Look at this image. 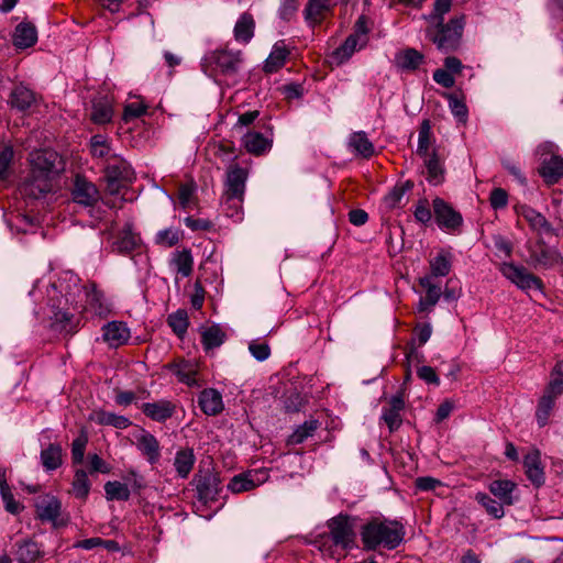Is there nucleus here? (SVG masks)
<instances>
[{"instance_id": "obj_1", "label": "nucleus", "mask_w": 563, "mask_h": 563, "mask_svg": "<svg viewBox=\"0 0 563 563\" xmlns=\"http://www.w3.org/2000/svg\"><path fill=\"white\" fill-rule=\"evenodd\" d=\"M360 534L366 551L394 550L404 541L405 528L396 520L373 519L362 527Z\"/></svg>"}, {"instance_id": "obj_2", "label": "nucleus", "mask_w": 563, "mask_h": 563, "mask_svg": "<svg viewBox=\"0 0 563 563\" xmlns=\"http://www.w3.org/2000/svg\"><path fill=\"white\" fill-rule=\"evenodd\" d=\"M242 52L219 48L209 52L202 59V67L209 74L234 75L242 64Z\"/></svg>"}, {"instance_id": "obj_3", "label": "nucleus", "mask_w": 563, "mask_h": 563, "mask_svg": "<svg viewBox=\"0 0 563 563\" xmlns=\"http://www.w3.org/2000/svg\"><path fill=\"white\" fill-rule=\"evenodd\" d=\"M78 300H71L73 310L77 312H89L93 316H106L109 307L103 294L97 289L96 284L90 283L77 290Z\"/></svg>"}, {"instance_id": "obj_4", "label": "nucleus", "mask_w": 563, "mask_h": 563, "mask_svg": "<svg viewBox=\"0 0 563 563\" xmlns=\"http://www.w3.org/2000/svg\"><path fill=\"white\" fill-rule=\"evenodd\" d=\"M555 145L544 142L537 148V153L543 157L539 173L548 185L556 184L563 177V158L554 154Z\"/></svg>"}, {"instance_id": "obj_5", "label": "nucleus", "mask_w": 563, "mask_h": 563, "mask_svg": "<svg viewBox=\"0 0 563 563\" xmlns=\"http://www.w3.org/2000/svg\"><path fill=\"white\" fill-rule=\"evenodd\" d=\"M134 176L131 166L123 159L112 156L106 166L107 191L117 195Z\"/></svg>"}, {"instance_id": "obj_6", "label": "nucleus", "mask_w": 563, "mask_h": 563, "mask_svg": "<svg viewBox=\"0 0 563 563\" xmlns=\"http://www.w3.org/2000/svg\"><path fill=\"white\" fill-rule=\"evenodd\" d=\"M498 268L505 278L515 284L521 290H542L543 288L542 280L538 276L529 273L523 266L517 265L512 262H503L499 264Z\"/></svg>"}, {"instance_id": "obj_7", "label": "nucleus", "mask_w": 563, "mask_h": 563, "mask_svg": "<svg viewBox=\"0 0 563 563\" xmlns=\"http://www.w3.org/2000/svg\"><path fill=\"white\" fill-rule=\"evenodd\" d=\"M328 527L333 543L344 550L352 549L355 543L353 520L349 516L340 515L329 520Z\"/></svg>"}, {"instance_id": "obj_8", "label": "nucleus", "mask_w": 563, "mask_h": 563, "mask_svg": "<svg viewBox=\"0 0 563 563\" xmlns=\"http://www.w3.org/2000/svg\"><path fill=\"white\" fill-rule=\"evenodd\" d=\"M76 310H73V305L69 298L65 299V305L62 302L57 307H53V316L51 318V327L54 331L70 334L75 332L79 325V319L76 317Z\"/></svg>"}, {"instance_id": "obj_9", "label": "nucleus", "mask_w": 563, "mask_h": 563, "mask_svg": "<svg viewBox=\"0 0 563 563\" xmlns=\"http://www.w3.org/2000/svg\"><path fill=\"white\" fill-rule=\"evenodd\" d=\"M464 21L463 18L451 20L446 25L437 29L432 34V41L441 51L453 49L461 36Z\"/></svg>"}, {"instance_id": "obj_10", "label": "nucleus", "mask_w": 563, "mask_h": 563, "mask_svg": "<svg viewBox=\"0 0 563 563\" xmlns=\"http://www.w3.org/2000/svg\"><path fill=\"white\" fill-rule=\"evenodd\" d=\"M35 510L40 520L52 522L53 526H63L65 521L60 519V500L49 494L41 495L35 500Z\"/></svg>"}, {"instance_id": "obj_11", "label": "nucleus", "mask_w": 563, "mask_h": 563, "mask_svg": "<svg viewBox=\"0 0 563 563\" xmlns=\"http://www.w3.org/2000/svg\"><path fill=\"white\" fill-rule=\"evenodd\" d=\"M433 212L438 225L446 231H456L463 223L460 212L453 209L451 205L441 198H435L432 202Z\"/></svg>"}, {"instance_id": "obj_12", "label": "nucleus", "mask_w": 563, "mask_h": 563, "mask_svg": "<svg viewBox=\"0 0 563 563\" xmlns=\"http://www.w3.org/2000/svg\"><path fill=\"white\" fill-rule=\"evenodd\" d=\"M58 159V154L53 150L34 151L30 154L31 172L53 177Z\"/></svg>"}, {"instance_id": "obj_13", "label": "nucleus", "mask_w": 563, "mask_h": 563, "mask_svg": "<svg viewBox=\"0 0 563 563\" xmlns=\"http://www.w3.org/2000/svg\"><path fill=\"white\" fill-rule=\"evenodd\" d=\"M247 176L249 173L246 168H243L238 164L229 165L223 195L244 197Z\"/></svg>"}, {"instance_id": "obj_14", "label": "nucleus", "mask_w": 563, "mask_h": 563, "mask_svg": "<svg viewBox=\"0 0 563 563\" xmlns=\"http://www.w3.org/2000/svg\"><path fill=\"white\" fill-rule=\"evenodd\" d=\"M52 179L51 176L31 172L21 186V192L27 197L38 199L52 190Z\"/></svg>"}, {"instance_id": "obj_15", "label": "nucleus", "mask_w": 563, "mask_h": 563, "mask_svg": "<svg viewBox=\"0 0 563 563\" xmlns=\"http://www.w3.org/2000/svg\"><path fill=\"white\" fill-rule=\"evenodd\" d=\"M74 201L82 206H93L100 198L97 187L86 178L77 176L73 188Z\"/></svg>"}, {"instance_id": "obj_16", "label": "nucleus", "mask_w": 563, "mask_h": 563, "mask_svg": "<svg viewBox=\"0 0 563 563\" xmlns=\"http://www.w3.org/2000/svg\"><path fill=\"white\" fill-rule=\"evenodd\" d=\"M267 478L265 471H250L244 474L235 475L229 483L228 487L232 493H242L251 490L264 483Z\"/></svg>"}, {"instance_id": "obj_17", "label": "nucleus", "mask_w": 563, "mask_h": 563, "mask_svg": "<svg viewBox=\"0 0 563 563\" xmlns=\"http://www.w3.org/2000/svg\"><path fill=\"white\" fill-rule=\"evenodd\" d=\"M135 439V445L146 461L152 465L158 463L161 459V445L158 440L145 430H142Z\"/></svg>"}, {"instance_id": "obj_18", "label": "nucleus", "mask_w": 563, "mask_h": 563, "mask_svg": "<svg viewBox=\"0 0 563 563\" xmlns=\"http://www.w3.org/2000/svg\"><path fill=\"white\" fill-rule=\"evenodd\" d=\"M142 412L154 421L163 422L175 412V405L166 399L153 402H144L141 406Z\"/></svg>"}, {"instance_id": "obj_19", "label": "nucleus", "mask_w": 563, "mask_h": 563, "mask_svg": "<svg viewBox=\"0 0 563 563\" xmlns=\"http://www.w3.org/2000/svg\"><path fill=\"white\" fill-rule=\"evenodd\" d=\"M198 404L208 416H217L223 410L222 395L214 388L203 389L199 394Z\"/></svg>"}, {"instance_id": "obj_20", "label": "nucleus", "mask_w": 563, "mask_h": 563, "mask_svg": "<svg viewBox=\"0 0 563 563\" xmlns=\"http://www.w3.org/2000/svg\"><path fill=\"white\" fill-rule=\"evenodd\" d=\"M103 340L111 346H120L128 342L130 331L123 322L112 321L103 325Z\"/></svg>"}, {"instance_id": "obj_21", "label": "nucleus", "mask_w": 563, "mask_h": 563, "mask_svg": "<svg viewBox=\"0 0 563 563\" xmlns=\"http://www.w3.org/2000/svg\"><path fill=\"white\" fill-rule=\"evenodd\" d=\"M419 285L426 290V296L419 301V311H429L439 301L441 288L432 282L431 276L420 277Z\"/></svg>"}, {"instance_id": "obj_22", "label": "nucleus", "mask_w": 563, "mask_h": 563, "mask_svg": "<svg viewBox=\"0 0 563 563\" xmlns=\"http://www.w3.org/2000/svg\"><path fill=\"white\" fill-rule=\"evenodd\" d=\"M516 211L530 224L532 230L539 233H548L551 231V225L548 220L531 207L521 205L516 207Z\"/></svg>"}, {"instance_id": "obj_23", "label": "nucleus", "mask_w": 563, "mask_h": 563, "mask_svg": "<svg viewBox=\"0 0 563 563\" xmlns=\"http://www.w3.org/2000/svg\"><path fill=\"white\" fill-rule=\"evenodd\" d=\"M405 407L402 395H396L389 400V407L383 411V419L390 431L398 429L401 424L400 412Z\"/></svg>"}, {"instance_id": "obj_24", "label": "nucleus", "mask_w": 563, "mask_h": 563, "mask_svg": "<svg viewBox=\"0 0 563 563\" xmlns=\"http://www.w3.org/2000/svg\"><path fill=\"white\" fill-rule=\"evenodd\" d=\"M113 117L112 102L108 97H99L92 101L90 119L96 124H106Z\"/></svg>"}, {"instance_id": "obj_25", "label": "nucleus", "mask_w": 563, "mask_h": 563, "mask_svg": "<svg viewBox=\"0 0 563 563\" xmlns=\"http://www.w3.org/2000/svg\"><path fill=\"white\" fill-rule=\"evenodd\" d=\"M523 466L528 478L536 485L540 486L544 482V472L541 466L540 453L532 451L525 456Z\"/></svg>"}, {"instance_id": "obj_26", "label": "nucleus", "mask_w": 563, "mask_h": 563, "mask_svg": "<svg viewBox=\"0 0 563 563\" xmlns=\"http://www.w3.org/2000/svg\"><path fill=\"white\" fill-rule=\"evenodd\" d=\"M255 21L251 13L244 12L238 19L234 25V38L243 44H247L254 36Z\"/></svg>"}, {"instance_id": "obj_27", "label": "nucleus", "mask_w": 563, "mask_h": 563, "mask_svg": "<svg viewBox=\"0 0 563 563\" xmlns=\"http://www.w3.org/2000/svg\"><path fill=\"white\" fill-rule=\"evenodd\" d=\"M330 10V0H309L305 8V20L311 26L320 24Z\"/></svg>"}, {"instance_id": "obj_28", "label": "nucleus", "mask_w": 563, "mask_h": 563, "mask_svg": "<svg viewBox=\"0 0 563 563\" xmlns=\"http://www.w3.org/2000/svg\"><path fill=\"white\" fill-rule=\"evenodd\" d=\"M37 41V32L33 24L22 22L18 24L13 35V44L19 48L33 46Z\"/></svg>"}, {"instance_id": "obj_29", "label": "nucleus", "mask_w": 563, "mask_h": 563, "mask_svg": "<svg viewBox=\"0 0 563 563\" xmlns=\"http://www.w3.org/2000/svg\"><path fill=\"white\" fill-rule=\"evenodd\" d=\"M89 419L100 426H111L117 429H126L131 424V421L126 417L104 410L92 411Z\"/></svg>"}, {"instance_id": "obj_30", "label": "nucleus", "mask_w": 563, "mask_h": 563, "mask_svg": "<svg viewBox=\"0 0 563 563\" xmlns=\"http://www.w3.org/2000/svg\"><path fill=\"white\" fill-rule=\"evenodd\" d=\"M196 462L194 450L190 448L180 449L176 452L174 467L180 478H187Z\"/></svg>"}, {"instance_id": "obj_31", "label": "nucleus", "mask_w": 563, "mask_h": 563, "mask_svg": "<svg viewBox=\"0 0 563 563\" xmlns=\"http://www.w3.org/2000/svg\"><path fill=\"white\" fill-rule=\"evenodd\" d=\"M10 104L19 111L30 109L36 101L32 90L24 86H16L10 93Z\"/></svg>"}, {"instance_id": "obj_32", "label": "nucleus", "mask_w": 563, "mask_h": 563, "mask_svg": "<svg viewBox=\"0 0 563 563\" xmlns=\"http://www.w3.org/2000/svg\"><path fill=\"white\" fill-rule=\"evenodd\" d=\"M534 267L551 268L560 263V254L551 247L540 245L531 254Z\"/></svg>"}, {"instance_id": "obj_33", "label": "nucleus", "mask_w": 563, "mask_h": 563, "mask_svg": "<svg viewBox=\"0 0 563 563\" xmlns=\"http://www.w3.org/2000/svg\"><path fill=\"white\" fill-rule=\"evenodd\" d=\"M243 145L254 155H262L272 146V142L260 132H249L243 136Z\"/></svg>"}, {"instance_id": "obj_34", "label": "nucleus", "mask_w": 563, "mask_h": 563, "mask_svg": "<svg viewBox=\"0 0 563 563\" xmlns=\"http://www.w3.org/2000/svg\"><path fill=\"white\" fill-rule=\"evenodd\" d=\"M139 244V235L133 233L130 227H126L120 231L117 240L113 242L112 249L118 253L128 254L135 250Z\"/></svg>"}, {"instance_id": "obj_35", "label": "nucleus", "mask_w": 563, "mask_h": 563, "mask_svg": "<svg viewBox=\"0 0 563 563\" xmlns=\"http://www.w3.org/2000/svg\"><path fill=\"white\" fill-rule=\"evenodd\" d=\"M427 168V180L432 185H440L444 179L442 162L435 153L421 156Z\"/></svg>"}, {"instance_id": "obj_36", "label": "nucleus", "mask_w": 563, "mask_h": 563, "mask_svg": "<svg viewBox=\"0 0 563 563\" xmlns=\"http://www.w3.org/2000/svg\"><path fill=\"white\" fill-rule=\"evenodd\" d=\"M178 379L188 386H199L197 366L189 361H181L170 366Z\"/></svg>"}, {"instance_id": "obj_37", "label": "nucleus", "mask_w": 563, "mask_h": 563, "mask_svg": "<svg viewBox=\"0 0 563 563\" xmlns=\"http://www.w3.org/2000/svg\"><path fill=\"white\" fill-rule=\"evenodd\" d=\"M349 147L352 152L364 158L371 157L375 150L373 143L368 140L365 132H354L349 139Z\"/></svg>"}, {"instance_id": "obj_38", "label": "nucleus", "mask_w": 563, "mask_h": 563, "mask_svg": "<svg viewBox=\"0 0 563 563\" xmlns=\"http://www.w3.org/2000/svg\"><path fill=\"white\" fill-rule=\"evenodd\" d=\"M423 62V55L415 48H407L396 54L395 64L405 70H416Z\"/></svg>"}, {"instance_id": "obj_39", "label": "nucleus", "mask_w": 563, "mask_h": 563, "mask_svg": "<svg viewBox=\"0 0 563 563\" xmlns=\"http://www.w3.org/2000/svg\"><path fill=\"white\" fill-rule=\"evenodd\" d=\"M516 485L508 479H496L493 481L488 489L489 492L499 499L504 505L510 506L514 504L512 492Z\"/></svg>"}, {"instance_id": "obj_40", "label": "nucleus", "mask_w": 563, "mask_h": 563, "mask_svg": "<svg viewBox=\"0 0 563 563\" xmlns=\"http://www.w3.org/2000/svg\"><path fill=\"white\" fill-rule=\"evenodd\" d=\"M244 197L233 195H222L221 207L227 217L234 221L242 220Z\"/></svg>"}, {"instance_id": "obj_41", "label": "nucleus", "mask_w": 563, "mask_h": 563, "mask_svg": "<svg viewBox=\"0 0 563 563\" xmlns=\"http://www.w3.org/2000/svg\"><path fill=\"white\" fill-rule=\"evenodd\" d=\"M288 56V51L283 44H275L269 56L266 58L264 64V71L268 74H273L280 69Z\"/></svg>"}, {"instance_id": "obj_42", "label": "nucleus", "mask_w": 563, "mask_h": 563, "mask_svg": "<svg viewBox=\"0 0 563 563\" xmlns=\"http://www.w3.org/2000/svg\"><path fill=\"white\" fill-rule=\"evenodd\" d=\"M556 399H558V397L543 391V395L539 399L537 410H536V419H537L539 427L542 428L549 422V419L554 409Z\"/></svg>"}, {"instance_id": "obj_43", "label": "nucleus", "mask_w": 563, "mask_h": 563, "mask_svg": "<svg viewBox=\"0 0 563 563\" xmlns=\"http://www.w3.org/2000/svg\"><path fill=\"white\" fill-rule=\"evenodd\" d=\"M431 278L444 277L451 271V254L445 251L439 252L433 258L430 260Z\"/></svg>"}, {"instance_id": "obj_44", "label": "nucleus", "mask_w": 563, "mask_h": 563, "mask_svg": "<svg viewBox=\"0 0 563 563\" xmlns=\"http://www.w3.org/2000/svg\"><path fill=\"white\" fill-rule=\"evenodd\" d=\"M366 41L362 38V34H351L345 42L335 51V55L339 59H347L352 54L364 47Z\"/></svg>"}, {"instance_id": "obj_45", "label": "nucleus", "mask_w": 563, "mask_h": 563, "mask_svg": "<svg viewBox=\"0 0 563 563\" xmlns=\"http://www.w3.org/2000/svg\"><path fill=\"white\" fill-rule=\"evenodd\" d=\"M41 461L46 471L56 470L62 465V448L58 444H49L41 452Z\"/></svg>"}, {"instance_id": "obj_46", "label": "nucleus", "mask_w": 563, "mask_h": 563, "mask_svg": "<svg viewBox=\"0 0 563 563\" xmlns=\"http://www.w3.org/2000/svg\"><path fill=\"white\" fill-rule=\"evenodd\" d=\"M475 500L486 510V512L495 519H500L504 517V504L501 501H497L493 499L489 495L485 493H477L475 495Z\"/></svg>"}, {"instance_id": "obj_47", "label": "nucleus", "mask_w": 563, "mask_h": 563, "mask_svg": "<svg viewBox=\"0 0 563 563\" xmlns=\"http://www.w3.org/2000/svg\"><path fill=\"white\" fill-rule=\"evenodd\" d=\"M544 393L555 397H560L563 394V361H559L552 369L550 382Z\"/></svg>"}, {"instance_id": "obj_48", "label": "nucleus", "mask_w": 563, "mask_h": 563, "mask_svg": "<svg viewBox=\"0 0 563 563\" xmlns=\"http://www.w3.org/2000/svg\"><path fill=\"white\" fill-rule=\"evenodd\" d=\"M172 263L177 273L183 277H188L192 273L194 258L188 250L176 252L173 256Z\"/></svg>"}, {"instance_id": "obj_49", "label": "nucleus", "mask_w": 563, "mask_h": 563, "mask_svg": "<svg viewBox=\"0 0 563 563\" xmlns=\"http://www.w3.org/2000/svg\"><path fill=\"white\" fill-rule=\"evenodd\" d=\"M410 185L407 183V184H401V185H396L383 199V203H384V207L387 209V210H393V209H396L398 207H400L401 205V201L407 192V190L410 189Z\"/></svg>"}, {"instance_id": "obj_50", "label": "nucleus", "mask_w": 563, "mask_h": 563, "mask_svg": "<svg viewBox=\"0 0 563 563\" xmlns=\"http://www.w3.org/2000/svg\"><path fill=\"white\" fill-rule=\"evenodd\" d=\"M219 482L218 478L213 475L205 476L197 486L198 494L200 499L211 500L214 499L216 495L219 492Z\"/></svg>"}, {"instance_id": "obj_51", "label": "nucleus", "mask_w": 563, "mask_h": 563, "mask_svg": "<svg viewBox=\"0 0 563 563\" xmlns=\"http://www.w3.org/2000/svg\"><path fill=\"white\" fill-rule=\"evenodd\" d=\"M104 493L108 500H128L130 498L128 485L118 481L107 482Z\"/></svg>"}, {"instance_id": "obj_52", "label": "nucleus", "mask_w": 563, "mask_h": 563, "mask_svg": "<svg viewBox=\"0 0 563 563\" xmlns=\"http://www.w3.org/2000/svg\"><path fill=\"white\" fill-rule=\"evenodd\" d=\"M90 492L88 474L84 470H77L73 481V493L79 499H86Z\"/></svg>"}, {"instance_id": "obj_53", "label": "nucleus", "mask_w": 563, "mask_h": 563, "mask_svg": "<svg viewBox=\"0 0 563 563\" xmlns=\"http://www.w3.org/2000/svg\"><path fill=\"white\" fill-rule=\"evenodd\" d=\"M201 339L205 349L210 350L218 347L223 343L224 333L219 327L212 325L203 330L201 333Z\"/></svg>"}, {"instance_id": "obj_54", "label": "nucleus", "mask_w": 563, "mask_h": 563, "mask_svg": "<svg viewBox=\"0 0 563 563\" xmlns=\"http://www.w3.org/2000/svg\"><path fill=\"white\" fill-rule=\"evenodd\" d=\"M318 428V421L317 420H310L306 421L303 424L299 426L291 435L288 438L289 444H300L302 443L308 437H311L313 432Z\"/></svg>"}, {"instance_id": "obj_55", "label": "nucleus", "mask_w": 563, "mask_h": 563, "mask_svg": "<svg viewBox=\"0 0 563 563\" xmlns=\"http://www.w3.org/2000/svg\"><path fill=\"white\" fill-rule=\"evenodd\" d=\"M16 554L20 563H33L40 558L41 550L37 543L27 541L19 547Z\"/></svg>"}, {"instance_id": "obj_56", "label": "nucleus", "mask_w": 563, "mask_h": 563, "mask_svg": "<svg viewBox=\"0 0 563 563\" xmlns=\"http://www.w3.org/2000/svg\"><path fill=\"white\" fill-rule=\"evenodd\" d=\"M431 144V124L429 120H423L419 128V139L417 154L419 156H427Z\"/></svg>"}, {"instance_id": "obj_57", "label": "nucleus", "mask_w": 563, "mask_h": 563, "mask_svg": "<svg viewBox=\"0 0 563 563\" xmlns=\"http://www.w3.org/2000/svg\"><path fill=\"white\" fill-rule=\"evenodd\" d=\"M445 97L449 101V108L452 114L460 121L465 123L467 120V107L463 100L457 98L455 95L446 93Z\"/></svg>"}, {"instance_id": "obj_58", "label": "nucleus", "mask_w": 563, "mask_h": 563, "mask_svg": "<svg viewBox=\"0 0 563 563\" xmlns=\"http://www.w3.org/2000/svg\"><path fill=\"white\" fill-rule=\"evenodd\" d=\"M91 154L97 158H108V161L113 156L111 155V148L106 140L101 135H95L91 137Z\"/></svg>"}, {"instance_id": "obj_59", "label": "nucleus", "mask_w": 563, "mask_h": 563, "mask_svg": "<svg viewBox=\"0 0 563 563\" xmlns=\"http://www.w3.org/2000/svg\"><path fill=\"white\" fill-rule=\"evenodd\" d=\"M168 324L176 334H184L188 328L187 313L183 310H178L175 313H172L168 317Z\"/></svg>"}, {"instance_id": "obj_60", "label": "nucleus", "mask_w": 563, "mask_h": 563, "mask_svg": "<svg viewBox=\"0 0 563 563\" xmlns=\"http://www.w3.org/2000/svg\"><path fill=\"white\" fill-rule=\"evenodd\" d=\"M180 240L179 231L174 229H165L159 231L155 236L156 244L164 247H172Z\"/></svg>"}, {"instance_id": "obj_61", "label": "nucleus", "mask_w": 563, "mask_h": 563, "mask_svg": "<svg viewBox=\"0 0 563 563\" xmlns=\"http://www.w3.org/2000/svg\"><path fill=\"white\" fill-rule=\"evenodd\" d=\"M88 443V437L81 433L71 443V459L75 464H80L84 461L86 445Z\"/></svg>"}, {"instance_id": "obj_62", "label": "nucleus", "mask_w": 563, "mask_h": 563, "mask_svg": "<svg viewBox=\"0 0 563 563\" xmlns=\"http://www.w3.org/2000/svg\"><path fill=\"white\" fill-rule=\"evenodd\" d=\"M147 107L143 101L136 100L128 103L124 107L122 119L124 122H129L132 119L142 117L146 112Z\"/></svg>"}, {"instance_id": "obj_63", "label": "nucleus", "mask_w": 563, "mask_h": 563, "mask_svg": "<svg viewBox=\"0 0 563 563\" xmlns=\"http://www.w3.org/2000/svg\"><path fill=\"white\" fill-rule=\"evenodd\" d=\"M1 496L4 503L5 510L10 514H19L22 509L20 503H18L9 488V486L3 483L1 484Z\"/></svg>"}, {"instance_id": "obj_64", "label": "nucleus", "mask_w": 563, "mask_h": 563, "mask_svg": "<svg viewBox=\"0 0 563 563\" xmlns=\"http://www.w3.org/2000/svg\"><path fill=\"white\" fill-rule=\"evenodd\" d=\"M249 351L252 356L258 362L267 360L271 355V347L265 342L252 341L249 344Z\"/></svg>"}]
</instances>
